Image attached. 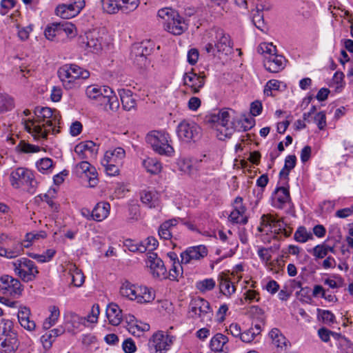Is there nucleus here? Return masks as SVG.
Masks as SVG:
<instances>
[{"label":"nucleus","instance_id":"1","mask_svg":"<svg viewBox=\"0 0 353 353\" xmlns=\"http://www.w3.org/2000/svg\"><path fill=\"white\" fill-rule=\"evenodd\" d=\"M35 118L23 119L26 130L32 134L34 139L46 140L50 132L56 134L59 130L61 116L59 112L48 107H36L34 110Z\"/></svg>","mask_w":353,"mask_h":353},{"label":"nucleus","instance_id":"2","mask_svg":"<svg viewBox=\"0 0 353 353\" xmlns=\"http://www.w3.org/2000/svg\"><path fill=\"white\" fill-rule=\"evenodd\" d=\"M258 230L266 234L263 240L268 242L270 239L283 240L292 232V228L283 219H278L272 214H263L261 216Z\"/></svg>","mask_w":353,"mask_h":353},{"label":"nucleus","instance_id":"3","mask_svg":"<svg viewBox=\"0 0 353 353\" xmlns=\"http://www.w3.org/2000/svg\"><path fill=\"white\" fill-rule=\"evenodd\" d=\"M205 121L216 128L217 137L220 140L230 138L236 129L234 119L232 117L230 110L226 109L206 115Z\"/></svg>","mask_w":353,"mask_h":353},{"label":"nucleus","instance_id":"4","mask_svg":"<svg viewBox=\"0 0 353 353\" xmlns=\"http://www.w3.org/2000/svg\"><path fill=\"white\" fill-rule=\"evenodd\" d=\"M58 77L66 90H75L81 87L83 80L90 77V72L76 64H65L57 71Z\"/></svg>","mask_w":353,"mask_h":353},{"label":"nucleus","instance_id":"5","mask_svg":"<svg viewBox=\"0 0 353 353\" xmlns=\"http://www.w3.org/2000/svg\"><path fill=\"white\" fill-rule=\"evenodd\" d=\"M119 292L121 296L139 303H148L154 299L148 288L132 284L128 281L122 283Z\"/></svg>","mask_w":353,"mask_h":353},{"label":"nucleus","instance_id":"6","mask_svg":"<svg viewBox=\"0 0 353 353\" xmlns=\"http://www.w3.org/2000/svg\"><path fill=\"white\" fill-rule=\"evenodd\" d=\"M146 141L159 154L171 156L174 153V149L170 144V137L165 132H151L147 135Z\"/></svg>","mask_w":353,"mask_h":353},{"label":"nucleus","instance_id":"7","mask_svg":"<svg viewBox=\"0 0 353 353\" xmlns=\"http://www.w3.org/2000/svg\"><path fill=\"white\" fill-rule=\"evenodd\" d=\"M10 181L14 188L24 187L28 192H33L37 184L33 173L24 168H17L10 175Z\"/></svg>","mask_w":353,"mask_h":353},{"label":"nucleus","instance_id":"8","mask_svg":"<svg viewBox=\"0 0 353 353\" xmlns=\"http://www.w3.org/2000/svg\"><path fill=\"white\" fill-rule=\"evenodd\" d=\"M189 314L192 319L208 324L212 321L213 311L208 301L201 297L192 299L189 305Z\"/></svg>","mask_w":353,"mask_h":353},{"label":"nucleus","instance_id":"9","mask_svg":"<svg viewBox=\"0 0 353 353\" xmlns=\"http://www.w3.org/2000/svg\"><path fill=\"white\" fill-rule=\"evenodd\" d=\"M13 270L23 281H32L37 277L39 270L34 261L23 257L12 263Z\"/></svg>","mask_w":353,"mask_h":353},{"label":"nucleus","instance_id":"10","mask_svg":"<svg viewBox=\"0 0 353 353\" xmlns=\"http://www.w3.org/2000/svg\"><path fill=\"white\" fill-rule=\"evenodd\" d=\"M23 290V285L17 279L7 274L0 276V292L2 294L18 298Z\"/></svg>","mask_w":353,"mask_h":353},{"label":"nucleus","instance_id":"11","mask_svg":"<svg viewBox=\"0 0 353 353\" xmlns=\"http://www.w3.org/2000/svg\"><path fill=\"white\" fill-rule=\"evenodd\" d=\"M175 337L166 332L159 331L154 333L149 341V346L156 352L165 353L173 344Z\"/></svg>","mask_w":353,"mask_h":353},{"label":"nucleus","instance_id":"12","mask_svg":"<svg viewBox=\"0 0 353 353\" xmlns=\"http://www.w3.org/2000/svg\"><path fill=\"white\" fill-rule=\"evenodd\" d=\"M152 52V48L147 46V43H141L134 45L131 50L130 58L134 64L140 68H143L149 65L148 56Z\"/></svg>","mask_w":353,"mask_h":353},{"label":"nucleus","instance_id":"13","mask_svg":"<svg viewBox=\"0 0 353 353\" xmlns=\"http://www.w3.org/2000/svg\"><path fill=\"white\" fill-rule=\"evenodd\" d=\"M200 130V128L194 122L183 121L177 127V134L184 141H194L199 137Z\"/></svg>","mask_w":353,"mask_h":353},{"label":"nucleus","instance_id":"14","mask_svg":"<svg viewBox=\"0 0 353 353\" xmlns=\"http://www.w3.org/2000/svg\"><path fill=\"white\" fill-rule=\"evenodd\" d=\"M84 6V0H73L70 3L58 6L55 9V13L62 19H70L76 17Z\"/></svg>","mask_w":353,"mask_h":353},{"label":"nucleus","instance_id":"15","mask_svg":"<svg viewBox=\"0 0 353 353\" xmlns=\"http://www.w3.org/2000/svg\"><path fill=\"white\" fill-rule=\"evenodd\" d=\"M11 237L6 234H0V256L6 259H14L21 254V246L16 242L9 247L8 241Z\"/></svg>","mask_w":353,"mask_h":353},{"label":"nucleus","instance_id":"16","mask_svg":"<svg viewBox=\"0 0 353 353\" xmlns=\"http://www.w3.org/2000/svg\"><path fill=\"white\" fill-rule=\"evenodd\" d=\"M207 254L208 249L205 245H200L189 247L181 253V263H193L194 261L203 259Z\"/></svg>","mask_w":353,"mask_h":353},{"label":"nucleus","instance_id":"17","mask_svg":"<svg viewBox=\"0 0 353 353\" xmlns=\"http://www.w3.org/2000/svg\"><path fill=\"white\" fill-rule=\"evenodd\" d=\"M183 82L185 86L191 89L193 94H197L205 85V77L201 74H197L192 69L190 72L183 74Z\"/></svg>","mask_w":353,"mask_h":353},{"label":"nucleus","instance_id":"18","mask_svg":"<svg viewBox=\"0 0 353 353\" xmlns=\"http://www.w3.org/2000/svg\"><path fill=\"white\" fill-rule=\"evenodd\" d=\"M98 105H101L106 111L115 112L119 108V101L115 92L112 88H105L103 94L98 101Z\"/></svg>","mask_w":353,"mask_h":353},{"label":"nucleus","instance_id":"19","mask_svg":"<svg viewBox=\"0 0 353 353\" xmlns=\"http://www.w3.org/2000/svg\"><path fill=\"white\" fill-rule=\"evenodd\" d=\"M148 260L152 274L159 279L167 278V270L163 261L154 252H148Z\"/></svg>","mask_w":353,"mask_h":353},{"label":"nucleus","instance_id":"20","mask_svg":"<svg viewBox=\"0 0 353 353\" xmlns=\"http://www.w3.org/2000/svg\"><path fill=\"white\" fill-rule=\"evenodd\" d=\"M246 208L243 204V198L237 196L234 201V210L229 215V220L234 223L245 225L248 223V216L245 215Z\"/></svg>","mask_w":353,"mask_h":353},{"label":"nucleus","instance_id":"21","mask_svg":"<svg viewBox=\"0 0 353 353\" xmlns=\"http://www.w3.org/2000/svg\"><path fill=\"white\" fill-rule=\"evenodd\" d=\"M82 42L85 44L91 52L97 53L102 48L101 33L97 30L89 31L85 33Z\"/></svg>","mask_w":353,"mask_h":353},{"label":"nucleus","instance_id":"22","mask_svg":"<svg viewBox=\"0 0 353 353\" xmlns=\"http://www.w3.org/2000/svg\"><path fill=\"white\" fill-rule=\"evenodd\" d=\"M286 60L283 56L275 53L273 55L265 57L263 59L265 68L273 73L279 72L284 69Z\"/></svg>","mask_w":353,"mask_h":353},{"label":"nucleus","instance_id":"23","mask_svg":"<svg viewBox=\"0 0 353 353\" xmlns=\"http://www.w3.org/2000/svg\"><path fill=\"white\" fill-rule=\"evenodd\" d=\"M164 28L174 35H181L188 29L184 19L177 12V17L173 16L168 22H163Z\"/></svg>","mask_w":353,"mask_h":353},{"label":"nucleus","instance_id":"24","mask_svg":"<svg viewBox=\"0 0 353 353\" xmlns=\"http://www.w3.org/2000/svg\"><path fill=\"white\" fill-rule=\"evenodd\" d=\"M216 41L214 46L218 52L228 54L232 48V42L229 34L223 30H219L216 32Z\"/></svg>","mask_w":353,"mask_h":353},{"label":"nucleus","instance_id":"25","mask_svg":"<svg viewBox=\"0 0 353 353\" xmlns=\"http://www.w3.org/2000/svg\"><path fill=\"white\" fill-rule=\"evenodd\" d=\"M99 146L92 141H85L78 143L74 148V152L81 158H88L87 153L91 156L97 154Z\"/></svg>","mask_w":353,"mask_h":353},{"label":"nucleus","instance_id":"26","mask_svg":"<svg viewBox=\"0 0 353 353\" xmlns=\"http://www.w3.org/2000/svg\"><path fill=\"white\" fill-rule=\"evenodd\" d=\"M285 185L277 188L274 192L272 203L275 208L282 209L284 205L290 201V192Z\"/></svg>","mask_w":353,"mask_h":353},{"label":"nucleus","instance_id":"27","mask_svg":"<svg viewBox=\"0 0 353 353\" xmlns=\"http://www.w3.org/2000/svg\"><path fill=\"white\" fill-rule=\"evenodd\" d=\"M141 203L149 208H156L160 206L159 196L154 190H144L140 193Z\"/></svg>","mask_w":353,"mask_h":353},{"label":"nucleus","instance_id":"28","mask_svg":"<svg viewBox=\"0 0 353 353\" xmlns=\"http://www.w3.org/2000/svg\"><path fill=\"white\" fill-rule=\"evenodd\" d=\"M30 310L25 306L20 307L17 317L21 326L28 331H33L36 328V323L30 319Z\"/></svg>","mask_w":353,"mask_h":353},{"label":"nucleus","instance_id":"29","mask_svg":"<svg viewBox=\"0 0 353 353\" xmlns=\"http://www.w3.org/2000/svg\"><path fill=\"white\" fill-rule=\"evenodd\" d=\"M220 292L227 297H230L235 292L236 287L230 278L225 273H221L218 277Z\"/></svg>","mask_w":353,"mask_h":353},{"label":"nucleus","instance_id":"30","mask_svg":"<svg viewBox=\"0 0 353 353\" xmlns=\"http://www.w3.org/2000/svg\"><path fill=\"white\" fill-rule=\"evenodd\" d=\"M106 316L110 324L117 326L123 319L122 311L117 304L111 303L107 306Z\"/></svg>","mask_w":353,"mask_h":353},{"label":"nucleus","instance_id":"31","mask_svg":"<svg viewBox=\"0 0 353 353\" xmlns=\"http://www.w3.org/2000/svg\"><path fill=\"white\" fill-rule=\"evenodd\" d=\"M228 339L223 334H216L210 341L211 350L219 353H228L229 348L227 345Z\"/></svg>","mask_w":353,"mask_h":353},{"label":"nucleus","instance_id":"32","mask_svg":"<svg viewBox=\"0 0 353 353\" xmlns=\"http://www.w3.org/2000/svg\"><path fill=\"white\" fill-rule=\"evenodd\" d=\"M296 163V157L295 155H288L285 157V165L279 172L280 183L282 185H287L289 180V174Z\"/></svg>","mask_w":353,"mask_h":353},{"label":"nucleus","instance_id":"33","mask_svg":"<svg viewBox=\"0 0 353 353\" xmlns=\"http://www.w3.org/2000/svg\"><path fill=\"white\" fill-rule=\"evenodd\" d=\"M47 237V234L45 231L31 232L26 233L23 241H17L21 246V254L23 252L24 248H30L34 242L39 239H43Z\"/></svg>","mask_w":353,"mask_h":353},{"label":"nucleus","instance_id":"34","mask_svg":"<svg viewBox=\"0 0 353 353\" xmlns=\"http://www.w3.org/2000/svg\"><path fill=\"white\" fill-rule=\"evenodd\" d=\"M65 332V329L62 326H59L57 328H54L48 332L45 333L41 337V341L43 345V347L46 350L50 349L52 347V343L55 341L56 338L63 334Z\"/></svg>","mask_w":353,"mask_h":353},{"label":"nucleus","instance_id":"35","mask_svg":"<svg viewBox=\"0 0 353 353\" xmlns=\"http://www.w3.org/2000/svg\"><path fill=\"white\" fill-rule=\"evenodd\" d=\"M110 210V205L108 202L98 203L92 210V220L101 221L106 219Z\"/></svg>","mask_w":353,"mask_h":353},{"label":"nucleus","instance_id":"36","mask_svg":"<svg viewBox=\"0 0 353 353\" xmlns=\"http://www.w3.org/2000/svg\"><path fill=\"white\" fill-rule=\"evenodd\" d=\"M178 223L177 219H173L163 222L159 227L158 233L161 239L169 240L172 236V230Z\"/></svg>","mask_w":353,"mask_h":353},{"label":"nucleus","instance_id":"37","mask_svg":"<svg viewBox=\"0 0 353 353\" xmlns=\"http://www.w3.org/2000/svg\"><path fill=\"white\" fill-rule=\"evenodd\" d=\"M1 345L6 353H14L18 348V339L17 334L3 338L0 336Z\"/></svg>","mask_w":353,"mask_h":353},{"label":"nucleus","instance_id":"38","mask_svg":"<svg viewBox=\"0 0 353 353\" xmlns=\"http://www.w3.org/2000/svg\"><path fill=\"white\" fill-rule=\"evenodd\" d=\"M142 165L146 171L152 174H159L162 169L161 163L154 158L148 157L143 159Z\"/></svg>","mask_w":353,"mask_h":353},{"label":"nucleus","instance_id":"39","mask_svg":"<svg viewBox=\"0 0 353 353\" xmlns=\"http://www.w3.org/2000/svg\"><path fill=\"white\" fill-rule=\"evenodd\" d=\"M69 274L71 277V283L75 287H81L84 281L85 276L80 269L75 265H71L69 269Z\"/></svg>","mask_w":353,"mask_h":353},{"label":"nucleus","instance_id":"40","mask_svg":"<svg viewBox=\"0 0 353 353\" xmlns=\"http://www.w3.org/2000/svg\"><path fill=\"white\" fill-rule=\"evenodd\" d=\"M125 152L122 148H117L113 150H108L105 153L104 159L108 160L110 163L120 164L122 159L125 157Z\"/></svg>","mask_w":353,"mask_h":353},{"label":"nucleus","instance_id":"41","mask_svg":"<svg viewBox=\"0 0 353 353\" xmlns=\"http://www.w3.org/2000/svg\"><path fill=\"white\" fill-rule=\"evenodd\" d=\"M105 88H108V86H99L97 85H89L85 90V94L89 99L96 100L98 103L101 97L103 94Z\"/></svg>","mask_w":353,"mask_h":353},{"label":"nucleus","instance_id":"42","mask_svg":"<svg viewBox=\"0 0 353 353\" xmlns=\"http://www.w3.org/2000/svg\"><path fill=\"white\" fill-rule=\"evenodd\" d=\"M272 343L278 347L283 348L287 346L288 340L281 332L277 328H273L269 333Z\"/></svg>","mask_w":353,"mask_h":353},{"label":"nucleus","instance_id":"43","mask_svg":"<svg viewBox=\"0 0 353 353\" xmlns=\"http://www.w3.org/2000/svg\"><path fill=\"white\" fill-rule=\"evenodd\" d=\"M120 98L124 110L130 111L135 107L136 101L133 98L130 91L123 90L120 92Z\"/></svg>","mask_w":353,"mask_h":353},{"label":"nucleus","instance_id":"44","mask_svg":"<svg viewBox=\"0 0 353 353\" xmlns=\"http://www.w3.org/2000/svg\"><path fill=\"white\" fill-rule=\"evenodd\" d=\"M13 327L14 324L12 321L3 319L0 323V336L5 338L12 334H17Z\"/></svg>","mask_w":353,"mask_h":353},{"label":"nucleus","instance_id":"45","mask_svg":"<svg viewBox=\"0 0 353 353\" xmlns=\"http://www.w3.org/2000/svg\"><path fill=\"white\" fill-rule=\"evenodd\" d=\"M119 7L123 13L134 11L140 4V0H119Z\"/></svg>","mask_w":353,"mask_h":353},{"label":"nucleus","instance_id":"46","mask_svg":"<svg viewBox=\"0 0 353 353\" xmlns=\"http://www.w3.org/2000/svg\"><path fill=\"white\" fill-rule=\"evenodd\" d=\"M58 28L60 30V34L63 33L69 38H72L77 34L76 28L74 24L68 21L59 22Z\"/></svg>","mask_w":353,"mask_h":353},{"label":"nucleus","instance_id":"47","mask_svg":"<svg viewBox=\"0 0 353 353\" xmlns=\"http://www.w3.org/2000/svg\"><path fill=\"white\" fill-rule=\"evenodd\" d=\"M294 239L299 243H305L310 239H313V235L310 232H307L303 226L299 227L294 233Z\"/></svg>","mask_w":353,"mask_h":353},{"label":"nucleus","instance_id":"48","mask_svg":"<svg viewBox=\"0 0 353 353\" xmlns=\"http://www.w3.org/2000/svg\"><path fill=\"white\" fill-rule=\"evenodd\" d=\"M14 107V99L8 94L0 95V113L12 110Z\"/></svg>","mask_w":353,"mask_h":353},{"label":"nucleus","instance_id":"49","mask_svg":"<svg viewBox=\"0 0 353 353\" xmlns=\"http://www.w3.org/2000/svg\"><path fill=\"white\" fill-rule=\"evenodd\" d=\"M216 285L215 281L210 279H205L201 281H199L196 283V288L202 293H205L208 291H210L214 288Z\"/></svg>","mask_w":353,"mask_h":353},{"label":"nucleus","instance_id":"50","mask_svg":"<svg viewBox=\"0 0 353 353\" xmlns=\"http://www.w3.org/2000/svg\"><path fill=\"white\" fill-rule=\"evenodd\" d=\"M102 8L109 14H114L121 10L119 0H102Z\"/></svg>","mask_w":353,"mask_h":353},{"label":"nucleus","instance_id":"51","mask_svg":"<svg viewBox=\"0 0 353 353\" xmlns=\"http://www.w3.org/2000/svg\"><path fill=\"white\" fill-rule=\"evenodd\" d=\"M183 275V268L181 265V263L180 262H174V264H172V267L170 269L169 274L167 278L172 281H178L180 277Z\"/></svg>","mask_w":353,"mask_h":353},{"label":"nucleus","instance_id":"52","mask_svg":"<svg viewBox=\"0 0 353 353\" xmlns=\"http://www.w3.org/2000/svg\"><path fill=\"white\" fill-rule=\"evenodd\" d=\"M257 52L265 57L276 53V48L272 43H261L257 48Z\"/></svg>","mask_w":353,"mask_h":353},{"label":"nucleus","instance_id":"53","mask_svg":"<svg viewBox=\"0 0 353 353\" xmlns=\"http://www.w3.org/2000/svg\"><path fill=\"white\" fill-rule=\"evenodd\" d=\"M101 165L105 168V172L109 176H116L119 172V163H110V161L103 159Z\"/></svg>","mask_w":353,"mask_h":353},{"label":"nucleus","instance_id":"54","mask_svg":"<svg viewBox=\"0 0 353 353\" xmlns=\"http://www.w3.org/2000/svg\"><path fill=\"white\" fill-rule=\"evenodd\" d=\"M37 168L42 173L51 171L53 163L52 160L50 158H43L37 162Z\"/></svg>","mask_w":353,"mask_h":353},{"label":"nucleus","instance_id":"55","mask_svg":"<svg viewBox=\"0 0 353 353\" xmlns=\"http://www.w3.org/2000/svg\"><path fill=\"white\" fill-rule=\"evenodd\" d=\"M99 313V305L98 304H95L92 307L90 312L85 317L81 319V320L83 321V323L85 321L92 323H97Z\"/></svg>","mask_w":353,"mask_h":353},{"label":"nucleus","instance_id":"56","mask_svg":"<svg viewBox=\"0 0 353 353\" xmlns=\"http://www.w3.org/2000/svg\"><path fill=\"white\" fill-rule=\"evenodd\" d=\"M58 24L59 23H54L46 28L44 34L48 40L52 41L57 36L61 35Z\"/></svg>","mask_w":353,"mask_h":353},{"label":"nucleus","instance_id":"57","mask_svg":"<svg viewBox=\"0 0 353 353\" xmlns=\"http://www.w3.org/2000/svg\"><path fill=\"white\" fill-rule=\"evenodd\" d=\"M157 15L163 22H168L173 16L177 17V12L172 8H164L158 11Z\"/></svg>","mask_w":353,"mask_h":353},{"label":"nucleus","instance_id":"58","mask_svg":"<svg viewBox=\"0 0 353 353\" xmlns=\"http://www.w3.org/2000/svg\"><path fill=\"white\" fill-rule=\"evenodd\" d=\"M141 245H143L145 248V252H152L159 245V242L157 239L153 236H149L144 241L140 242Z\"/></svg>","mask_w":353,"mask_h":353},{"label":"nucleus","instance_id":"59","mask_svg":"<svg viewBox=\"0 0 353 353\" xmlns=\"http://www.w3.org/2000/svg\"><path fill=\"white\" fill-rule=\"evenodd\" d=\"M17 150L22 152H36L39 150L38 146L27 143L23 141H21L17 146Z\"/></svg>","mask_w":353,"mask_h":353},{"label":"nucleus","instance_id":"60","mask_svg":"<svg viewBox=\"0 0 353 353\" xmlns=\"http://www.w3.org/2000/svg\"><path fill=\"white\" fill-rule=\"evenodd\" d=\"M125 245L128 248L130 252H139L143 253L145 252V248L143 245H141V243H135L131 239H127L125 242Z\"/></svg>","mask_w":353,"mask_h":353},{"label":"nucleus","instance_id":"61","mask_svg":"<svg viewBox=\"0 0 353 353\" xmlns=\"http://www.w3.org/2000/svg\"><path fill=\"white\" fill-rule=\"evenodd\" d=\"M281 82L276 79L268 81L265 86L264 93L267 96L272 95V90H278L280 87Z\"/></svg>","mask_w":353,"mask_h":353},{"label":"nucleus","instance_id":"62","mask_svg":"<svg viewBox=\"0 0 353 353\" xmlns=\"http://www.w3.org/2000/svg\"><path fill=\"white\" fill-rule=\"evenodd\" d=\"M252 22L254 25L259 30L261 31H264L265 29V23L263 20V16L261 12L256 11V13L254 14L252 17Z\"/></svg>","mask_w":353,"mask_h":353},{"label":"nucleus","instance_id":"63","mask_svg":"<svg viewBox=\"0 0 353 353\" xmlns=\"http://www.w3.org/2000/svg\"><path fill=\"white\" fill-rule=\"evenodd\" d=\"M97 176H98V174H97V170L94 166L90 168V170H89V172H88L85 174V176L86 178H88V179L89 185L90 187H94L97 185V183H98Z\"/></svg>","mask_w":353,"mask_h":353},{"label":"nucleus","instance_id":"64","mask_svg":"<svg viewBox=\"0 0 353 353\" xmlns=\"http://www.w3.org/2000/svg\"><path fill=\"white\" fill-rule=\"evenodd\" d=\"M318 312L324 323H334L335 322V316L331 311L318 309Z\"/></svg>","mask_w":353,"mask_h":353}]
</instances>
